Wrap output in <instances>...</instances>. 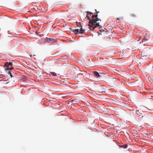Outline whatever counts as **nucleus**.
Segmentation results:
<instances>
[{
	"mask_svg": "<svg viewBox=\"0 0 153 153\" xmlns=\"http://www.w3.org/2000/svg\"><path fill=\"white\" fill-rule=\"evenodd\" d=\"M86 18L89 20L88 25L89 28L91 30H94L96 27H98L99 28L102 27L100 25V22L98 21H101V20L98 18L97 14L93 15L92 16V19L90 18L91 15L90 14L87 13Z\"/></svg>",
	"mask_w": 153,
	"mask_h": 153,
	"instance_id": "f257e3e1",
	"label": "nucleus"
},
{
	"mask_svg": "<svg viewBox=\"0 0 153 153\" xmlns=\"http://www.w3.org/2000/svg\"><path fill=\"white\" fill-rule=\"evenodd\" d=\"M136 113L137 114V117L141 120L143 117L144 114L143 111L141 109H139L136 111Z\"/></svg>",
	"mask_w": 153,
	"mask_h": 153,
	"instance_id": "f03ea898",
	"label": "nucleus"
},
{
	"mask_svg": "<svg viewBox=\"0 0 153 153\" xmlns=\"http://www.w3.org/2000/svg\"><path fill=\"white\" fill-rule=\"evenodd\" d=\"M43 41H45V42L50 43H53L56 41V39L52 38H46L45 39H43Z\"/></svg>",
	"mask_w": 153,
	"mask_h": 153,
	"instance_id": "7ed1b4c3",
	"label": "nucleus"
},
{
	"mask_svg": "<svg viewBox=\"0 0 153 153\" xmlns=\"http://www.w3.org/2000/svg\"><path fill=\"white\" fill-rule=\"evenodd\" d=\"M120 115L123 117L125 116L126 114V111L123 109H121L119 111Z\"/></svg>",
	"mask_w": 153,
	"mask_h": 153,
	"instance_id": "20e7f679",
	"label": "nucleus"
},
{
	"mask_svg": "<svg viewBox=\"0 0 153 153\" xmlns=\"http://www.w3.org/2000/svg\"><path fill=\"white\" fill-rule=\"evenodd\" d=\"M148 83L152 84L153 83V78L151 76H149L148 77L147 80Z\"/></svg>",
	"mask_w": 153,
	"mask_h": 153,
	"instance_id": "39448f33",
	"label": "nucleus"
},
{
	"mask_svg": "<svg viewBox=\"0 0 153 153\" xmlns=\"http://www.w3.org/2000/svg\"><path fill=\"white\" fill-rule=\"evenodd\" d=\"M85 78H87V77L89 76L90 75L85 71H84L81 74Z\"/></svg>",
	"mask_w": 153,
	"mask_h": 153,
	"instance_id": "423d86ee",
	"label": "nucleus"
},
{
	"mask_svg": "<svg viewBox=\"0 0 153 153\" xmlns=\"http://www.w3.org/2000/svg\"><path fill=\"white\" fill-rule=\"evenodd\" d=\"M141 88L143 91V92H142V93H143L145 94H146V93H147V92L146 91H145V90H146V89L144 87V86H143V83H142V82H141Z\"/></svg>",
	"mask_w": 153,
	"mask_h": 153,
	"instance_id": "0eeeda50",
	"label": "nucleus"
},
{
	"mask_svg": "<svg viewBox=\"0 0 153 153\" xmlns=\"http://www.w3.org/2000/svg\"><path fill=\"white\" fill-rule=\"evenodd\" d=\"M93 73L94 76L97 78H99L100 76V75L99 73L96 71H94L93 72Z\"/></svg>",
	"mask_w": 153,
	"mask_h": 153,
	"instance_id": "6e6552de",
	"label": "nucleus"
},
{
	"mask_svg": "<svg viewBox=\"0 0 153 153\" xmlns=\"http://www.w3.org/2000/svg\"><path fill=\"white\" fill-rule=\"evenodd\" d=\"M74 32L75 34H77L78 33L81 34L83 33L82 32H80V30L79 29H75Z\"/></svg>",
	"mask_w": 153,
	"mask_h": 153,
	"instance_id": "1a4fd4ad",
	"label": "nucleus"
},
{
	"mask_svg": "<svg viewBox=\"0 0 153 153\" xmlns=\"http://www.w3.org/2000/svg\"><path fill=\"white\" fill-rule=\"evenodd\" d=\"M145 58V57L144 56H143L142 57H141V58L140 59V63L141 62L143 63L146 60V59H145V60H143V59Z\"/></svg>",
	"mask_w": 153,
	"mask_h": 153,
	"instance_id": "9d476101",
	"label": "nucleus"
},
{
	"mask_svg": "<svg viewBox=\"0 0 153 153\" xmlns=\"http://www.w3.org/2000/svg\"><path fill=\"white\" fill-rule=\"evenodd\" d=\"M12 65V63L11 62H10L9 63L7 62L4 65V66L8 67L9 65Z\"/></svg>",
	"mask_w": 153,
	"mask_h": 153,
	"instance_id": "9b49d317",
	"label": "nucleus"
},
{
	"mask_svg": "<svg viewBox=\"0 0 153 153\" xmlns=\"http://www.w3.org/2000/svg\"><path fill=\"white\" fill-rule=\"evenodd\" d=\"M50 74H50V75L51 76H55L56 75V74L54 72H51Z\"/></svg>",
	"mask_w": 153,
	"mask_h": 153,
	"instance_id": "f8f14e48",
	"label": "nucleus"
},
{
	"mask_svg": "<svg viewBox=\"0 0 153 153\" xmlns=\"http://www.w3.org/2000/svg\"><path fill=\"white\" fill-rule=\"evenodd\" d=\"M114 72L117 74H120V72L119 70H117V69H115L114 70Z\"/></svg>",
	"mask_w": 153,
	"mask_h": 153,
	"instance_id": "ddd939ff",
	"label": "nucleus"
},
{
	"mask_svg": "<svg viewBox=\"0 0 153 153\" xmlns=\"http://www.w3.org/2000/svg\"><path fill=\"white\" fill-rule=\"evenodd\" d=\"M128 145L126 144H124L121 146V147L125 149L127 147Z\"/></svg>",
	"mask_w": 153,
	"mask_h": 153,
	"instance_id": "4468645a",
	"label": "nucleus"
},
{
	"mask_svg": "<svg viewBox=\"0 0 153 153\" xmlns=\"http://www.w3.org/2000/svg\"><path fill=\"white\" fill-rule=\"evenodd\" d=\"M78 26L79 27H81L80 29H79L80 30V32H82V31H85L84 29H82V27L81 26V24H80V26H79V25H78Z\"/></svg>",
	"mask_w": 153,
	"mask_h": 153,
	"instance_id": "2eb2a0df",
	"label": "nucleus"
},
{
	"mask_svg": "<svg viewBox=\"0 0 153 153\" xmlns=\"http://www.w3.org/2000/svg\"><path fill=\"white\" fill-rule=\"evenodd\" d=\"M98 91L100 92H101V93L105 91V90L104 89H99Z\"/></svg>",
	"mask_w": 153,
	"mask_h": 153,
	"instance_id": "dca6fc26",
	"label": "nucleus"
},
{
	"mask_svg": "<svg viewBox=\"0 0 153 153\" xmlns=\"http://www.w3.org/2000/svg\"><path fill=\"white\" fill-rule=\"evenodd\" d=\"M13 69V68H7V69H5V70L6 71H7L8 70L10 71V70H12Z\"/></svg>",
	"mask_w": 153,
	"mask_h": 153,
	"instance_id": "f3484780",
	"label": "nucleus"
},
{
	"mask_svg": "<svg viewBox=\"0 0 153 153\" xmlns=\"http://www.w3.org/2000/svg\"><path fill=\"white\" fill-rule=\"evenodd\" d=\"M86 13H88V14H90V15L91 16V14H93V13L92 12H89V11H88L86 12Z\"/></svg>",
	"mask_w": 153,
	"mask_h": 153,
	"instance_id": "a211bd4d",
	"label": "nucleus"
},
{
	"mask_svg": "<svg viewBox=\"0 0 153 153\" xmlns=\"http://www.w3.org/2000/svg\"><path fill=\"white\" fill-rule=\"evenodd\" d=\"M143 40H144V41H146V40H147L148 39H147L146 38V37H145L144 38V39H143Z\"/></svg>",
	"mask_w": 153,
	"mask_h": 153,
	"instance_id": "6ab92c4d",
	"label": "nucleus"
},
{
	"mask_svg": "<svg viewBox=\"0 0 153 153\" xmlns=\"http://www.w3.org/2000/svg\"><path fill=\"white\" fill-rule=\"evenodd\" d=\"M11 74V73L10 71L9 70V71H8V74Z\"/></svg>",
	"mask_w": 153,
	"mask_h": 153,
	"instance_id": "aec40b11",
	"label": "nucleus"
},
{
	"mask_svg": "<svg viewBox=\"0 0 153 153\" xmlns=\"http://www.w3.org/2000/svg\"><path fill=\"white\" fill-rule=\"evenodd\" d=\"M95 11H96V13H99V11H97V10H96V9H95Z\"/></svg>",
	"mask_w": 153,
	"mask_h": 153,
	"instance_id": "412c9836",
	"label": "nucleus"
},
{
	"mask_svg": "<svg viewBox=\"0 0 153 153\" xmlns=\"http://www.w3.org/2000/svg\"><path fill=\"white\" fill-rule=\"evenodd\" d=\"M4 76L3 75H0V78H1Z\"/></svg>",
	"mask_w": 153,
	"mask_h": 153,
	"instance_id": "4be33fe9",
	"label": "nucleus"
},
{
	"mask_svg": "<svg viewBox=\"0 0 153 153\" xmlns=\"http://www.w3.org/2000/svg\"><path fill=\"white\" fill-rule=\"evenodd\" d=\"M43 11L44 13H46L47 12V10H43Z\"/></svg>",
	"mask_w": 153,
	"mask_h": 153,
	"instance_id": "5701e85b",
	"label": "nucleus"
},
{
	"mask_svg": "<svg viewBox=\"0 0 153 153\" xmlns=\"http://www.w3.org/2000/svg\"><path fill=\"white\" fill-rule=\"evenodd\" d=\"M104 31V30H100V31L101 32H103Z\"/></svg>",
	"mask_w": 153,
	"mask_h": 153,
	"instance_id": "b1692460",
	"label": "nucleus"
},
{
	"mask_svg": "<svg viewBox=\"0 0 153 153\" xmlns=\"http://www.w3.org/2000/svg\"><path fill=\"white\" fill-rule=\"evenodd\" d=\"M10 75L11 78L13 77V76H12V75L11 74H10Z\"/></svg>",
	"mask_w": 153,
	"mask_h": 153,
	"instance_id": "393cba45",
	"label": "nucleus"
},
{
	"mask_svg": "<svg viewBox=\"0 0 153 153\" xmlns=\"http://www.w3.org/2000/svg\"><path fill=\"white\" fill-rule=\"evenodd\" d=\"M90 32H91V31H90V30H88V33H90Z\"/></svg>",
	"mask_w": 153,
	"mask_h": 153,
	"instance_id": "a878e982",
	"label": "nucleus"
},
{
	"mask_svg": "<svg viewBox=\"0 0 153 153\" xmlns=\"http://www.w3.org/2000/svg\"><path fill=\"white\" fill-rule=\"evenodd\" d=\"M119 19V18H117V20H120V19Z\"/></svg>",
	"mask_w": 153,
	"mask_h": 153,
	"instance_id": "bb28decb",
	"label": "nucleus"
}]
</instances>
